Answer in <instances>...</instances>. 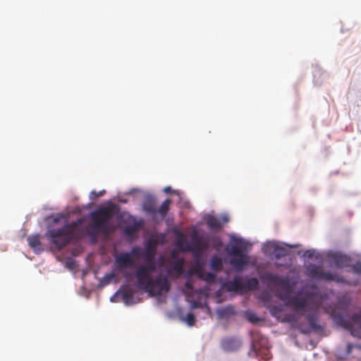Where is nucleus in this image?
<instances>
[{
  "instance_id": "obj_1",
  "label": "nucleus",
  "mask_w": 361,
  "mask_h": 361,
  "mask_svg": "<svg viewBox=\"0 0 361 361\" xmlns=\"http://www.w3.org/2000/svg\"><path fill=\"white\" fill-rule=\"evenodd\" d=\"M113 218V201L110 200L106 207H99L89 215L66 224L63 228L49 231L51 242L59 248L65 247L74 238H80L78 228L83 223L89 221L84 233L96 241L98 234H106L110 229V221Z\"/></svg>"
},
{
  "instance_id": "obj_2",
  "label": "nucleus",
  "mask_w": 361,
  "mask_h": 361,
  "mask_svg": "<svg viewBox=\"0 0 361 361\" xmlns=\"http://www.w3.org/2000/svg\"><path fill=\"white\" fill-rule=\"evenodd\" d=\"M156 244L151 241L148 242L143 252V258L147 264L139 266L133 274L135 287L147 293L150 296L166 294L171 288V283L166 276L159 274L154 279H152V273L156 269Z\"/></svg>"
},
{
  "instance_id": "obj_3",
  "label": "nucleus",
  "mask_w": 361,
  "mask_h": 361,
  "mask_svg": "<svg viewBox=\"0 0 361 361\" xmlns=\"http://www.w3.org/2000/svg\"><path fill=\"white\" fill-rule=\"evenodd\" d=\"M267 279L269 282L286 290L287 292L285 294H281L279 297L281 300L286 301V304L295 310L306 311L309 302L313 300L317 295L314 292H307L303 297H290L289 293L290 289L289 283L286 279L278 276L277 274H269L267 276Z\"/></svg>"
},
{
  "instance_id": "obj_4",
  "label": "nucleus",
  "mask_w": 361,
  "mask_h": 361,
  "mask_svg": "<svg viewBox=\"0 0 361 361\" xmlns=\"http://www.w3.org/2000/svg\"><path fill=\"white\" fill-rule=\"evenodd\" d=\"M222 287L228 292L245 293L258 289L259 280L256 277H252L244 281L243 277L236 276L232 281L224 282Z\"/></svg>"
},
{
  "instance_id": "obj_5",
  "label": "nucleus",
  "mask_w": 361,
  "mask_h": 361,
  "mask_svg": "<svg viewBox=\"0 0 361 361\" xmlns=\"http://www.w3.org/2000/svg\"><path fill=\"white\" fill-rule=\"evenodd\" d=\"M308 324L306 325L300 323L295 315L291 314L288 316V321L292 324V326L297 328L301 334H309L311 332L322 331L324 328L319 324V319L315 314H308L306 317Z\"/></svg>"
},
{
  "instance_id": "obj_6",
  "label": "nucleus",
  "mask_w": 361,
  "mask_h": 361,
  "mask_svg": "<svg viewBox=\"0 0 361 361\" xmlns=\"http://www.w3.org/2000/svg\"><path fill=\"white\" fill-rule=\"evenodd\" d=\"M334 322L350 331L354 336L361 338V314H354L350 319L346 320L341 314H334L333 315Z\"/></svg>"
},
{
  "instance_id": "obj_7",
  "label": "nucleus",
  "mask_w": 361,
  "mask_h": 361,
  "mask_svg": "<svg viewBox=\"0 0 361 361\" xmlns=\"http://www.w3.org/2000/svg\"><path fill=\"white\" fill-rule=\"evenodd\" d=\"M307 275L317 280L333 281L334 276L330 271H325L320 266L310 264L307 268Z\"/></svg>"
},
{
  "instance_id": "obj_8",
  "label": "nucleus",
  "mask_w": 361,
  "mask_h": 361,
  "mask_svg": "<svg viewBox=\"0 0 361 361\" xmlns=\"http://www.w3.org/2000/svg\"><path fill=\"white\" fill-rule=\"evenodd\" d=\"M191 240L192 245L186 243V246L184 248L185 251L201 252L209 247L208 242L202 235H198L195 232L192 234Z\"/></svg>"
},
{
  "instance_id": "obj_9",
  "label": "nucleus",
  "mask_w": 361,
  "mask_h": 361,
  "mask_svg": "<svg viewBox=\"0 0 361 361\" xmlns=\"http://www.w3.org/2000/svg\"><path fill=\"white\" fill-rule=\"evenodd\" d=\"M134 290L130 286H123L116 293H114V302L119 299L122 300L126 304H132L134 302L133 295Z\"/></svg>"
},
{
  "instance_id": "obj_10",
  "label": "nucleus",
  "mask_w": 361,
  "mask_h": 361,
  "mask_svg": "<svg viewBox=\"0 0 361 361\" xmlns=\"http://www.w3.org/2000/svg\"><path fill=\"white\" fill-rule=\"evenodd\" d=\"M192 273L197 275V276L209 283H214L216 279V274L212 272H208L204 270L200 266H196L193 267Z\"/></svg>"
},
{
  "instance_id": "obj_11",
  "label": "nucleus",
  "mask_w": 361,
  "mask_h": 361,
  "mask_svg": "<svg viewBox=\"0 0 361 361\" xmlns=\"http://www.w3.org/2000/svg\"><path fill=\"white\" fill-rule=\"evenodd\" d=\"M240 341L235 338H226L222 339L221 345L226 352L237 350L240 347Z\"/></svg>"
},
{
  "instance_id": "obj_12",
  "label": "nucleus",
  "mask_w": 361,
  "mask_h": 361,
  "mask_svg": "<svg viewBox=\"0 0 361 361\" xmlns=\"http://www.w3.org/2000/svg\"><path fill=\"white\" fill-rule=\"evenodd\" d=\"M142 228V221H134L133 224L127 225L124 229V234L128 238L133 239L135 238L136 233L140 231Z\"/></svg>"
},
{
  "instance_id": "obj_13",
  "label": "nucleus",
  "mask_w": 361,
  "mask_h": 361,
  "mask_svg": "<svg viewBox=\"0 0 361 361\" xmlns=\"http://www.w3.org/2000/svg\"><path fill=\"white\" fill-rule=\"evenodd\" d=\"M229 262L237 271H242L249 263V256L244 255L242 257H232Z\"/></svg>"
},
{
  "instance_id": "obj_14",
  "label": "nucleus",
  "mask_w": 361,
  "mask_h": 361,
  "mask_svg": "<svg viewBox=\"0 0 361 361\" xmlns=\"http://www.w3.org/2000/svg\"><path fill=\"white\" fill-rule=\"evenodd\" d=\"M39 237V235H32L27 238L29 246L37 253L43 250Z\"/></svg>"
},
{
  "instance_id": "obj_15",
  "label": "nucleus",
  "mask_w": 361,
  "mask_h": 361,
  "mask_svg": "<svg viewBox=\"0 0 361 361\" xmlns=\"http://www.w3.org/2000/svg\"><path fill=\"white\" fill-rule=\"evenodd\" d=\"M268 246L270 247V250H272V253L276 259L286 257L288 254L287 248L276 243H270Z\"/></svg>"
},
{
  "instance_id": "obj_16",
  "label": "nucleus",
  "mask_w": 361,
  "mask_h": 361,
  "mask_svg": "<svg viewBox=\"0 0 361 361\" xmlns=\"http://www.w3.org/2000/svg\"><path fill=\"white\" fill-rule=\"evenodd\" d=\"M331 259L335 265L338 267H343L347 265L348 258L343 255L334 253L331 255Z\"/></svg>"
},
{
  "instance_id": "obj_17",
  "label": "nucleus",
  "mask_w": 361,
  "mask_h": 361,
  "mask_svg": "<svg viewBox=\"0 0 361 361\" xmlns=\"http://www.w3.org/2000/svg\"><path fill=\"white\" fill-rule=\"evenodd\" d=\"M116 262L121 266L127 267L132 265L134 261L130 253H123L116 257Z\"/></svg>"
},
{
  "instance_id": "obj_18",
  "label": "nucleus",
  "mask_w": 361,
  "mask_h": 361,
  "mask_svg": "<svg viewBox=\"0 0 361 361\" xmlns=\"http://www.w3.org/2000/svg\"><path fill=\"white\" fill-rule=\"evenodd\" d=\"M171 201L169 199L165 200L161 206L157 209V214H159L162 219L165 218L170 208Z\"/></svg>"
},
{
  "instance_id": "obj_19",
  "label": "nucleus",
  "mask_w": 361,
  "mask_h": 361,
  "mask_svg": "<svg viewBox=\"0 0 361 361\" xmlns=\"http://www.w3.org/2000/svg\"><path fill=\"white\" fill-rule=\"evenodd\" d=\"M206 222L208 227L211 229H220L222 227L221 221L212 215L207 216Z\"/></svg>"
},
{
  "instance_id": "obj_20",
  "label": "nucleus",
  "mask_w": 361,
  "mask_h": 361,
  "mask_svg": "<svg viewBox=\"0 0 361 361\" xmlns=\"http://www.w3.org/2000/svg\"><path fill=\"white\" fill-rule=\"evenodd\" d=\"M210 267L212 269L216 272L223 269V262L221 259L218 256H213L210 260Z\"/></svg>"
},
{
  "instance_id": "obj_21",
  "label": "nucleus",
  "mask_w": 361,
  "mask_h": 361,
  "mask_svg": "<svg viewBox=\"0 0 361 361\" xmlns=\"http://www.w3.org/2000/svg\"><path fill=\"white\" fill-rule=\"evenodd\" d=\"M176 243L178 247H179L182 250H185V247L186 246V243H189L185 235L182 233H178L176 237Z\"/></svg>"
},
{
  "instance_id": "obj_22",
  "label": "nucleus",
  "mask_w": 361,
  "mask_h": 361,
  "mask_svg": "<svg viewBox=\"0 0 361 361\" xmlns=\"http://www.w3.org/2000/svg\"><path fill=\"white\" fill-rule=\"evenodd\" d=\"M229 255L232 257H242L243 255H246V254L240 247V246L235 245L231 246L230 251H229Z\"/></svg>"
},
{
  "instance_id": "obj_23",
  "label": "nucleus",
  "mask_w": 361,
  "mask_h": 361,
  "mask_svg": "<svg viewBox=\"0 0 361 361\" xmlns=\"http://www.w3.org/2000/svg\"><path fill=\"white\" fill-rule=\"evenodd\" d=\"M113 281V271L106 274L104 277H102L99 283V287H104L108 284H109Z\"/></svg>"
},
{
  "instance_id": "obj_24",
  "label": "nucleus",
  "mask_w": 361,
  "mask_h": 361,
  "mask_svg": "<svg viewBox=\"0 0 361 361\" xmlns=\"http://www.w3.org/2000/svg\"><path fill=\"white\" fill-rule=\"evenodd\" d=\"M184 259H178L173 264V269L178 274H181L183 272Z\"/></svg>"
},
{
  "instance_id": "obj_25",
  "label": "nucleus",
  "mask_w": 361,
  "mask_h": 361,
  "mask_svg": "<svg viewBox=\"0 0 361 361\" xmlns=\"http://www.w3.org/2000/svg\"><path fill=\"white\" fill-rule=\"evenodd\" d=\"M144 209L147 213L152 216L157 215V209L155 208L154 205L152 203H146L144 205Z\"/></svg>"
},
{
  "instance_id": "obj_26",
  "label": "nucleus",
  "mask_w": 361,
  "mask_h": 361,
  "mask_svg": "<svg viewBox=\"0 0 361 361\" xmlns=\"http://www.w3.org/2000/svg\"><path fill=\"white\" fill-rule=\"evenodd\" d=\"M185 321L189 326H192L195 324L196 319L192 313H188L185 317Z\"/></svg>"
},
{
  "instance_id": "obj_27",
  "label": "nucleus",
  "mask_w": 361,
  "mask_h": 361,
  "mask_svg": "<svg viewBox=\"0 0 361 361\" xmlns=\"http://www.w3.org/2000/svg\"><path fill=\"white\" fill-rule=\"evenodd\" d=\"M143 252L144 251L138 246H135L131 250V254L137 257H143Z\"/></svg>"
},
{
  "instance_id": "obj_28",
  "label": "nucleus",
  "mask_w": 361,
  "mask_h": 361,
  "mask_svg": "<svg viewBox=\"0 0 361 361\" xmlns=\"http://www.w3.org/2000/svg\"><path fill=\"white\" fill-rule=\"evenodd\" d=\"M106 191L104 190H102L99 192H96L94 190L92 191L90 194V198L91 200H94L97 197H102L105 194Z\"/></svg>"
},
{
  "instance_id": "obj_29",
  "label": "nucleus",
  "mask_w": 361,
  "mask_h": 361,
  "mask_svg": "<svg viewBox=\"0 0 361 361\" xmlns=\"http://www.w3.org/2000/svg\"><path fill=\"white\" fill-rule=\"evenodd\" d=\"M353 269L355 273L361 274V262H357L353 266Z\"/></svg>"
},
{
  "instance_id": "obj_30",
  "label": "nucleus",
  "mask_w": 361,
  "mask_h": 361,
  "mask_svg": "<svg viewBox=\"0 0 361 361\" xmlns=\"http://www.w3.org/2000/svg\"><path fill=\"white\" fill-rule=\"evenodd\" d=\"M315 251L314 250H307L305 252L304 255L309 258L313 257L314 255Z\"/></svg>"
},
{
  "instance_id": "obj_31",
  "label": "nucleus",
  "mask_w": 361,
  "mask_h": 361,
  "mask_svg": "<svg viewBox=\"0 0 361 361\" xmlns=\"http://www.w3.org/2000/svg\"><path fill=\"white\" fill-rule=\"evenodd\" d=\"M248 319L252 323L257 322L259 320L255 314L250 315Z\"/></svg>"
},
{
  "instance_id": "obj_32",
  "label": "nucleus",
  "mask_w": 361,
  "mask_h": 361,
  "mask_svg": "<svg viewBox=\"0 0 361 361\" xmlns=\"http://www.w3.org/2000/svg\"><path fill=\"white\" fill-rule=\"evenodd\" d=\"M185 286L186 288L189 289V290H192L193 287H192V283L191 281H187L185 283Z\"/></svg>"
},
{
  "instance_id": "obj_33",
  "label": "nucleus",
  "mask_w": 361,
  "mask_h": 361,
  "mask_svg": "<svg viewBox=\"0 0 361 361\" xmlns=\"http://www.w3.org/2000/svg\"><path fill=\"white\" fill-rule=\"evenodd\" d=\"M221 220L224 224H226L228 221V217L226 215H223L221 216Z\"/></svg>"
},
{
  "instance_id": "obj_34",
  "label": "nucleus",
  "mask_w": 361,
  "mask_h": 361,
  "mask_svg": "<svg viewBox=\"0 0 361 361\" xmlns=\"http://www.w3.org/2000/svg\"><path fill=\"white\" fill-rule=\"evenodd\" d=\"M354 347L353 344L349 343L347 346V351L348 353L351 352L352 348Z\"/></svg>"
},
{
  "instance_id": "obj_35",
  "label": "nucleus",
  "mask_w": 361,
  "mask_h": 361,
  "mask_svg": "<svg viewBox=\"0 0 361 361\" xmlns=\"http://www.w3.org/2000/svg\"><path fill=\"white\" fill-rule=\"evenodd\" d=\"M164 192L165 193H169L170 192H171V187H169H169H166V188H164Z\"/></svg>"
},
{
  "instance_id": "obj_36",
  "label": "nucleus",
  "mask_w": 361,
  "mask_h": 361,
  "mask_svg": "<svg viewBox=\"0 0 361 361\" xmlns=\"http://www.w3.org/2000/svg\"><path fill=\"white\" fill-rule=\"evenodd\" d=\"M228 310H229V308H228V307H227V308H226V309L223 310H222V314L224 315V314H227V313L228 312Z\"/></svg>"
},
{
  "instance_id": "obj_37",
  "label": "nucleus",
  "mask_w": 361,
  "mask_h": 361,
  "mask_svg": "<svg viewBox=\"0 0 361 361\" xmlns=\"http://www.w3.org/2000/svg\"><path fill=\"white\" fill-rule=\"evenodd\" d=\"M118 201L122 203H126L128 202L126 199H122V198L119 199Z\"/></svg>"
},
{
  "instance_id": "obj_38",
  "label": "nucleus",
  "mask_w": 361,
  "mask_h": 361,
  "mask_svg": "<svg viewBox=\"0 0 361 361\" xmlns=\"http://www.w3.org/2000/svg\"><path fill=\"white\" fill-rule=\"evenodd\" d=\"M114 215H115L116 213L118 212V208L117 205H116L115 204H114Z\"/></svg>"
},
{
  "instance_id": "obj_39",
  "label": "nucleus",
  "mask_w": 361,
  "mask_h": 361,
  "mask_svg": "<svg viewBox=\"0 0 361 361\" xmlns=\"http://www.w3.org/2000/svg\"><path fill=\"white\" fill-rule=\"evenodd\" d=\"M62 217H63V216L62 214H59V217L56 218L54 221L55 222H57L59 221V218H62Z\"/></svg>"
},
{
  "instance_id": "obj_40",
  "label": "nucleus",
  "mask_w": 361,
  "mask_h": 361,
  "mask_svg": "<svg viewBox=\"0 0 361 361\" xmlns=\"http://www.w3.org/2000/svg\"><path fill=\"white\" fill-rule=\"evenodd\" d=\"M110 301H111V302H113V296H111V297L110 298Z\"/></svg>"
}]
</instances>
